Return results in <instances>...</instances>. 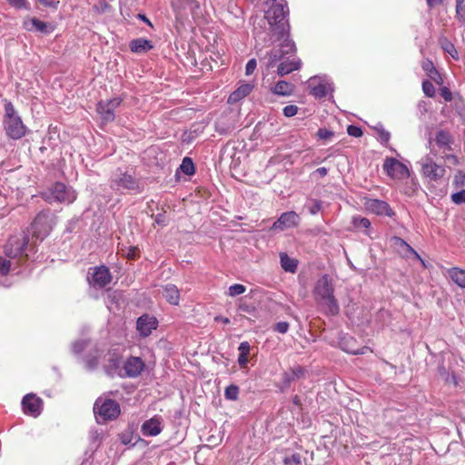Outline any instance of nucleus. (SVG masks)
<instances>
[{
	"mask_svg": "<svg viewBox=\"0 0 465 465\" xmlns=\"http://www.w3.org/2000/svg\"><path fill=\"white\" fill-rule=\"evenodd\" d=\"M313 298L328 315H337L340 312L338 301L334 296V281L329 275L320 277L313 287Z\"/></svg>",
	"mask_w": 465,
	"mask_h": 465,
	"instance_id": "nucleus-1",
	"label": "nucleus"
},
{
	"mask_svg": "<svg viewBox=\"0 0 465 465\" xmlns=\"http://www.w3.org/2000/svg\"><path fill=\"white\" fill-rule=\"evenodd\" d=\"M268 10L265 13V18L271 25L272 35H280V38L285 37L288 33L285 17L288 14L287 4L285 0H271Z\"/></svg>",
	"mask_w": 465,
	"mask_h": 465,
	"instance_id": "nucleus-2",
	"label": "nucleus"
},
{
	"mask_svg": "<svg viewBox=\"0 0 465 465\" xmlns=\"http://www.w3.org/2000/svg\"><path fill=\"white\" fill-rule=\"evenodd\" d=\"M3 124L5 134L13 140L21 139L27 132L26 126L24 124L11 102L6 101L5 104Z\"/></svg>",
	"mask_w": 465,
	"mask_h": 465,
	"instance_id": "nucleus-3",
	"label": "nucleus"
},
{
	"mask_svg": "<svg viewBox=\"0 0 465 465\" xmlns=\"http://www.w3.org/2000/svg\"><path fill=\"white\" fill-rule=\"evenodd\" d=\"M273 36L276 37L273 42L279 41L281 43L279 45V48H273L265 54L263 59L266 60L265 65L267 68L274 67L278 62L283 59L284 55L295 52V45L289 38V34H286L283 38H280V35Z\"/></svg>",
	"mask_w": 465,
	"mask_h": 465,
	"instance_id": "nucleus-4",
	"label": "nucleus"
},
{
	"mask_svg": "<svg viewBox=\"0 0 465 465\" xmlns=\"http://www.w3.org/2000/svg\"><path fill=\"white\" fill-rule=\"evenodd\" d=\"M44 198L50 202L72 203L76 199L75 192L62 183H54L48 192L43 193Z\"/></svg>",
	"mask_w": 465,
	"mask_h": 465,
	"instance_id": "nucleus-5",
	"label": "nucleus"
},
{
	"mask_svg": "<svg viewBox=\"0 0 465 465\" xmlns=\"http://www.w3.org/2000/svg\"><path fill=\"white\" fill-rule=\"evenodd\" d=\"M94 411L104 420H114L120 414V406L114 400L98 398L94 402Z\"/></svg>",
	"mask_w": 465,
	"mask_h": 465,
	"instance_id": "nucleus-6",
	"label": "nucleus"
},
{
	"mask_svg": "<svg viewBox=\"0 0 465 465\" xmlns=\"http://www.w3.org/2000/svg\"><path fill=\"white\" fill-rule=\"evenodd\" d=\"M53 227V215L49 211L40 212L32 223L33 235L43 240Z\"/></svg>",
	"mask_w": 465,
	"mask_h": 465,
	"instance_id": "nucleus-7",
	"label": "nucleus"
},
{
	"mask_svg": "<svg viewBox=\"0 0 465 465\" xmlns=\"http://www.w3.org/2000/svg\"><path fill=\"white\" fill-rule=\"evenodd\" d=\"M420 164L422 175L430 181H439L445 174L446 171L444 166L436 163L430 156L422 158Z\"/></svg>",
	"mask_w": 465,
	"mask_h": 465,
	"instance_id": "nucleus-8",
	"label": "nucleus"
},
{
	"mask_svg": "<svg viewBox=\"0 0 465 465\" xmlns=\"http://www.w3.org/2000/svg\"><path fill=\"white\" fill-rule=\"evenodd\" d=\"M110 186L115 191H139V183L136 179L126 173L114 174L111 179Z\"/></svg>",
	"mask_w": 465,
	"mask_h": 465,
	"instance_id": "nucleus-9",
	"label": "nucleus"
},
{
	"mask_svg": "<svg viewBox=\"0 0 465 465\" xmlns=\"http://www.w3.org/2000/svg\"><path fill=\"white\" fill-rule=\"evenodd\" d=\"M383 169L392 179L403 180L410 176L408 167L395 158H387L384 161Z\"/></svg>",
	"mask_w": 465,
	"mask_h": 465,
	"instance_id": "nucleus-10",
	"label": "nucleus"
},
{
	"mask_svg": "<svg viewBox=\"0 0 465 465\" xmlns=\"http://www.w3.org/2000/svg\"><path fill=\"white\" fill-rule=\"evenodd\" d=\"M27 244L28 237L26 235L12 236L5 247V253L10 259L22 256Z\"/></svg>",
	"mask_w": 465,
	"mask_h": 465,
	"instance_id": "nucleus-11",
	"label": "nucleus"
},
{
	"mask_svg": "<svg viewBox=\"0 0 465 465\" xmlns=\"http://www.w3.org/2000/svg\"><path fill=\"white\" fill-rule=\"evenodd\" d=\"M122 99L120 97H114L106 101H100L97 104V113L101 119L104 123L113 122L114 120L115 109L121 104Z\"/></svg>",
	"mask_w": 465,
	"mask_h": 465,
	"instance_id": "nucleus-12",
	"label": "nucleus"
},
{
	"mask_svg": "<svg viewBox=\"0 0 465 465\" xmlns=\"http://www.w3.org/2000/svg\"><path fill=\"white\" fill-rule=\"evenodd\" d=\"M91 277H88L90 284L96 288H104L112 281V275L106 266H99L93 269Z\"/></svg>",
	"mask_w": 465,
	"mask_h": 465,
	"instance_id": "nucleus-13",
	"label": "nucleus"
},
{
	"mask_svg": "<svg viewBox=\"0 0 465 465\" xmlns=\"http://www.w3.org/2000/svg\"><path fill=\"white\" fill-rule=\"evenodd\" d=\"M308 88L310 89V94L316 98L325 97L329 91H332L331 84L324 78L318 76H313L309 79Z\"/></svg>",
	"mask_w": 465,
	"mask_h": 465,
	"instance_id": "nucleus-14",
	"label": "nucleus"
},
{
	"mask_svg": "<svg viewBox=\"0 0 465 465\" xmlns=\"http://www.w3.org/2000/svg\"><path fill=\"white\" fill-rule=\"evenodd\" d=\"M299 215L295 212L291 211L282 213L278 220L273 223L272 228L273 230L284 231L287 229L296 227L299 224Z\"/></svg>",
	"mask_w": 465,
	"mask_h": 465,
	"instance_id": "nucleus-15",
	"label": "nucleus"
},
{
	"mask_svg": "<svg viewBox=\"0 0 465 465\" xmlns=\"http://www.w3.org/2000/svg\"><path fill=\"white\" fill-rule=\"evenodd\" d=\"M364 206L367 211L377 215H385L391 217L394 214L390 205L381 200L367 199L364 203Z\"/></svg>",
	"mask_w": 465,
	"mask_h": 465,
	"instance_id": "nucleus-16",
	"label": "nucleus"
},
{
	"mask_svg": "<svg viewBox=\"0 0 465 465\" xmlns=\"http://www.w3.org/2000/svg\"><path fill=\"white\" fill-rule=\"evenodd\" d=\"M144 361L140 357L131 356L124 364V371L126 377L135 378L144 370Z\"/></svg>",
	"mask_w": 465,
	"mask_h": 465,
	"instance_id": "nucleus-17",
	"label": "nucleus"
},
{
	"mask_svg": "<svg viewBox=\"0 0 465 465\" xmlns=\"http://www.w3.org/2000/svg\"><path fill=\"white\" fill-rule=\"evenodd\" d=\"M22 406L25 414L37 417L41 412L42 400L29 393L23 398Z\"/></svg>",
	"mask_w": 465,
	"mask_h": 465,
	"instance_id": "nucleus-18",
	"label": "nucleus"
},
{
	"mask_svg": "<svg viewBox=\"0 0 465 465\" xmlns=\"http://www.w3.org/2000/svg\"><path fill=\"white\" fill-rule=\"evenodd\" d=\"M158 322L156 318L143 314L138 318L136 329L141 336L147 337L151 334L153 330L157 327Z\"/></svg>",
	"mask_w": 465,
	"mask_h": 465,
	"instance_id": "nucleus-19",
	"label": "nucleus"
},
{
	"mask_svg": "<svg viewBox=\"0 0 465 465\" xmlns=\"http://www.w3.org/2000/svg\"><path fill=\"white\" fill-rule=\"evenodd\" d=\"M163 420L159 416H153L150 420L144 421L142 425V433L147 437H154L162 432Z\"/></svg>",
	"mask_w": 465,
	"mask_h": 465,
	"instance_id": "nucleus-20",
	"label": "nucleus"
},
{
	"mask_svg": "<svg viewBox=\"0 0 465 465\" xmlns=\"http://www.w3.org/2000/svg\"><path fill=\"white\" fill-rule=\"evenodd\" d=\"M392 241L394 242V245L398 247L399 252L404 257L410 258L411 256H413L414 258L419 260L423 266H425V262L419 255V253L411 246H410L403 239L400 237H394Z\"/></svg>",
	"mask_w": 465,
	"mask_h": 465,
	"instance_id": "nucleus-21",
	"label": "nucleus"
},
{
	"mask_svg": "<svg viewBox=\"0 0 465 465\" xmlns=\"http://www.w3.org/2000/svg\"><path fill=\"white\" fill-rule=\"evenodd\" d=\"M435 143L443 152L451 151L454 138L448 131L440 130L436 134Z\"/></svg>",
	"mask_w": 465,
	"mask_h": 465,
	"instance_id": "nucleus-22",
	"label": "nucleus"
},
{
	"mask_svg": "<svg viewBox=\"0 0 465 465\" xmlns=\"http://www.w3.org/2000/svg\"><path fill=\"white\" fill-rule=\"evenodd\" d=\"M253 84L249 83L241 84L238 88L233 91L228 98V103L234 104L246 97L253 90Z\"/></svg>",
	"mask_w": 465,
	"mask_h": 465,
	"instance_id": "nucleus-23",
	"label": "nucleus"
},
{
	"mask_svg": "<svg viewBox=\"0 0 465 465\" xmlns=\"http://www.w3.org/2000/svg\"><path fill=\"white\" fill-rule=\"evenodd\" d=\"M301 61L300 59L292 58V60L286 59L278 65L277 74L280 76L288 74L295 70L300 69Z\"/></svg>",
	"mask_w": 465,
	"mask_h": 465,
	"instance_id": "nucleus-24",
	"label": "nucleus"
},
{
	"mask_svg": "<svg viewBox=\"0 0 465 465\" xmlns=\"http://www.w3.org/2000/svg\"><path fill=\"white\" fill-rule=\"evenodd\" d=\"M163 296L171 304L177 305L180 301V292L173 284H166L163 287Z\"/></svg>",
	"mask_w": 465,
	"mask_h": 465,
	"instance_id": "nucleus-25",
	"label": "nucleus"
},
{
	"mask_svg": "<svg viewBox=\"0 0 465 465\" xmlns=\"http://www.w3.org/2000/svg\"><path fill=\"white\" fill-rule=\"evenodd\" d=\"M153 48L151 41L144 38L134 39L130 42V49L136 54H143Z\"/></svg>",
	"mask_w": 465,
	"mask_h": 465,
	"instance_id": "nucleus-26",
	"label": "nucleus"
},
{
	"mask_svg": "<svg viewBox=\"0 0 465 465\" xmlns=\"http://www.w3.org/2000/svg\"><path fill=\"white\" fill-rule=\"evenodd\" d=\"M271 90L274 94L289 96L293 93L294 85L286 81H278Z\"/></svg>",
	"mask_w": 465,
	"mask_h": 465,
	"instance_id": "nucleus-27",
	"label": "nucleus"
},
{
	"mask_svg": "<svg viewBox=\"0 0 465 465\" xmlns=\"http://www.w3.org/2000/svg\"><path fill=\"white\" fill-rule=\"evenodd\" d=\"M351 223L355 230L362 232L364 234L371 236V221L360 215H354L351 218Z\"/></svg>",
	"mask_w": 465,
	"mask_h": 465,
	"instance_id": "nucleus-28",
	"label": "nucleus"
},
{
	"mask_svg": "<svg viewBox=\"0 0 465 465\" xmlns=\"http://www.w3.org/2000/svg\"><path fill=\"white\" fill-rule=\"evenodd\" d=\"M281 266L285 272H295L297 269V261L291 258L286 252L280 253Z\"/></svg>",
	"mask_w": 465,
	"mask_h": 465,
	"instance_id": "nucleus-29",
	"label": "nucleus"
},
{
	"mask_svg": "<svg viewBox=\"0 0 465 465\" xmlns=\"http://www.w3.org/2000/svg\"><path fill=\"white\" fill-rule=\"evenodd\" d=\"M448 275L457 285L465 288V270L451 268L448 271Z\"/></svg>",
	"mask_w": 465,
	"mask_h": 465,
	"instance_id": "nucleus-30",
	"label": "nucleus"
},
{
	"mask_svg": "<svg viewBox=\"0 0 465 465\" xmlns=\"http://www.w3.org/2000/svg\"><path fill=\"white\" fill-rule=\"evenodd\" d=\"M30 23L32 25L33 29L40 33L47 34L53 30L52 26L49 24L36 18H33Z\"/></svg>",
	"mask_w": 465,
	"mask_h": 465,
	"instance_id": "nucleus-31",
	"label": "nucleus"
},
{
	"mask_svg": "<svg viewBox=\"0 0 465 465\" xmlns=\"http://www.w3.org/2000/svg\"><path fill=\"white\" fill-rule=\"evenodd\" d=\"M180 169L183 173L187 175H192L195 172L194 164L192 159H190L189 157L183 158L182 164L180 165Z\"/></svg>",
	"mask_w": 465,
	"mask_h": 465,
	"instance_id": "nucleus-32",
	"label": "nucleus"
},
{
	"mask_svg": "<svg viewBox=\"0 0 465 465\" xmlns=\"http://www.w3.org/2000/svg\"><path fill=\"white\" fill-rule=\"evenodd\" d=\"M442 49L448 53L452 58L458 59V52L453 44L448 41L446 38L440 40Z\"/></svg>",
	"mask_w": 465,
	"mask_h": 465,
	"instance_id": "nucleus-33",
	"label": "nucleus"
},
{
	"mask_svg": "<svg viewBox=\"0 0 465 465\" xmlns=\"http://www.w3.org/2000/svg\"><path fill=\"white\" fill-rule=\"evenodd\" d=\"M422 69L426 74L433 80H436V75H438V72L433 65V63L430 60H425L422 62Z\"/></svg>",
	"mask_w": 465,
	"mask_h": 465,
	"instance_id": "nucleus-34",
	"label": "nucleus"
},
{
	"mask_svg": "<svg viewBox=\"0 0 465 465\" xmlns=\"http://www.w3.org/2000/svg\"><path fill=\"white\" fill-rule=\"evenodd\" d=\"M456 17L460 23H465V0H456Z\"/></svg>",
	"mask_w": 465,
	"mask_h": 465,
	"instance_id": "nucleus-35",
	"label": "nucleus"
},
{
	"mask_svg": "<svg viewBox=\"0 0 465 465\" xmlns=\"http://www.w3.org/2000/svg\"><path fill=\"white\" fill-rule=\"evenodd\" d=\"M239 388L235 385H230L225 389L224 396L226 399L235 401L238 398Z\"/></svg>",
	"mask_w": 465,
	"mask_h": 465,
	"instance_id": "nucleus-36",
	"label": "nucleus"
},
{
	"mask_svg": "<svg viewBox=\"0 0 465 465\" xmlns=\"http://www.w3.org/2000/svg\"><path fill=\"white\" fill-rule=\"evenodd\" d=\"M245 291L246 287L244 285L236 283L229 287L228 295L235 297L237 295L242 294L245 292Z\"/></svg>",
	"mask_w": 465,
	"mask_h": 465,
	"instance_id": "nucleus-37",
	"label": "nucleus"
},
{
	"mask_svg": "<svg viewBox=\"0 0 465 465\" xmlns=\"http://www.w3.org/2000/svg\"><path fill=\"white\" fill-rule=\"evenodd\" d=\"M119 252H122L123 255H124L129 260H134L139 255V249L136 246H130L126 249V251L121 249Z\"/></svg>",
	"mask_w": 465,
	"mask_h": 465,
	"instance_id": "nucleus-38",
	"label": "nucleus"
},
{
	"mask_svg": "<svg viewBox=\"0 0 465 465\" xmlns=\"http://www.w3.org/2000/svg\"><path fill=\"white\" fill-rule=\"evenodd\" d=\"M422 90H423L425 95L428 97H433L435 95V87L432 84V83H430L428 80L423 81Z\"/></svg>",
	"mask_w": 465,
	"mask_h": 465,
	"instance_id": "nucleus-39",
	"label": "nucleus"
},
{
	"mask_svg": "<svg viewBox=\"0 0 465 465\" xmlns=\"http://www.w3.org/2000/svg\"><path fill=\"white\" fill-rule=\"evenodd\" d=\"M11 260H7L6 258L0 257V274L5 275L9 272L11 269Z\"/></svg>",
	"mask_w": 465,
	"mask_h": 465,
	"instance_id": "nucleus-40",
	"label": "nucleus"
},
{
	"mask_svg": "<svg viewBox=\"0 0 465 465\" xmlns=\"http://www.w3.org/2000/svg\"><path fill=\"white\" fill-rule=\"evenodd\" d=\"M88 341L86 340H80L77 341H74L72 344V350L74 353H80L84 351V349L87 346Z\"/></svg>",
	"mask_w": 465,
	"mask_h": 465,
	"instance_id": "nucleus-41",
	"label": "nucleus"
},
{
	"mask_svg": "<svg viewBox=\"0 0 465 465\" xmlns=\"http://www.w3.org/2000/svg\"><path fill=\"white\" fill-rule=\"evenodd\" d=\"M290 324L287 322H280L276 323L273 330L279 333L284 334L289 331Z\"/></svg>",
	"mask_w": 465,
	"mask_h": 465,
	"instance_id": "nucleus-42",
	"label": "nucleus"
},
{
	"mask_svg": "<svg viewBox=\"0 0 465 465\" xmlns=\"http://www.w3.org/2000/svg\"><path fill=\"white\" fill-rule=\"evenodd\" d=\"M451 200L457 204L465 203V190L453 193Z\"/></svg>",
	"mask_w": 465,
	"mask_h": 465,
	"instance_id": "nucleus-43",
	"label": "nucleus"
},
{
	"mask_svg": "<svg viewBox=\"0 0 465 465\" xmlns=\"http://www.w3.org/2000/svg\"><path fill=\"white\" fill-rule=\"evenodd\" d=\"M283 114L286 117H292L298 113V107L293 104L286 105L283 110Z\"/></svg>",
	"mask_w": 465,
	"mask_h": 465,
	"instance_id": "nucleus-44",
	"label": "nucleus"
},
{
	"mask_svg": "<svg viewBox=\"0 0 465 465\" xmlns=\"http://www.w3.org/2000/svg\"><path fill=\"white\" fill-rule=\"evenodd\" d=\"M317 135L322 140H328L334 135V133L326 128H321L318 130Z\"/></svg>",
	"mask_w": 465,
	"mask_h": 465,
	"instance_id": "nucleus-45",
	"label": "nucleus"
},
{
	"mask_svg": "<svg viewBox=\"0 0 465 465\" xmlns=\"http://www.w3.org/2000/svg\"><path fill=\"white\" fill-rule=\"evenodd\" d=\"M110 8V5L104 1H100L97 5H94V10L98 14L105 13Z\"/></svg>",
	"mask_w": 465,
	"mask_h": 465,
	"instance_id": "nucleus-46",
	"label": "nucleus"
},
{
	"mask_svg": "<svg viewBox=\"0 0 465 465\" xmlns=\"http://www.w3.org/2000/svg\"><path fill=\"white\" fill-rule=\"evenodd\" d=\"M347 133L352 137H361L362 135L361 129L355 125H349L347 128Z\"/></svg>",
	"mask_w": 465,
	"mask_h": 465,
	"instance_id": "nucleus-47",
	"label": "nucleus"
},
{
	"mask_svg": "<svg viewBox=\"0 0 465 465\" xmlns=\"http://www.w3.org/2000/svg\"><path fill=\"white\" fill-rule=\"evenodd\" d=\"M344 351L348 353L358 355V354H365L367 351H371L369 347H361L360 349H353V348H344Z\"/></svg>",
	"mask_w": 465,
	"mask_h": 465,
	"instance_id": "nucleus-48",
	"label": "nucleus"
},
{
	"mask_svg": "<svg viewBox=\"0 0 465 465\" xmlns=\"http://www.w3.org/2000/svg\"><path fill=\"white\" fill-rule=\"evenodd\" d=\"M322 210V203L318 200H313L312 205L309 207L311 214L315 215Z\"/></svg>",
	"mask_w": 465,
	"mask_h": 465,
	"instance_id": "nucleus-49",
	"label": "nucleus"
},
{
	"mask_svg": "<svg viewBox=\"0 0 465 465\" xmlns=\"http://www.w3.org/2000/svg\"><path fill=\"white\" fill-rule=\"evenodd\" d=\"M256 65H257V63H256L255 59L249 60L245 66V74L247 75L252 74L254 72Z\"/></svg>",
	"mask_w": 465,
	"mask_h": 465,
	"instance_id": "nucleus-50",
	"label": "nucleus"
},
{
	"mask_svg": "<svg viewBox=\"0 0 465 465\" xmlns=\"http://www.w3.org/2000/svg\"><path fill=\"white\" fill-rule=\"evenodd\" d=\"M378 134H379V139L381 142L382 143H388L390 138H391V134L389 132H387L386 130H384L383 128H379L378 129Z\"/></svg>",
	"mask_w": 465,
	"mask_h": 465,
	"instance_id": "nucleus-51",
	"label": "nucleus"
},
{
	"mask_svg": "<svg viewBox=\"0 0 465 465\" xmlns=\"http://www.w3.org/2000/svg\"><path fill=\"white\" fill-rule=\"evenodd\" d=\"M37 1L45 6L51 7L54 9H57L58 5L60 3L59 0H37Z\"/></svg>",
	"mask_w": 465,
	"mask_h": 465,
	"instance_id": "nucleus-52",
	"label": "nucleus"
},
{
	"mask_svg": "<svg viewBox=\"0 0 465 465\" xmlns=\"http://www.w3.org/2000/svg\"><path fill=\"white\" fill-rule=\"evenodd\" d=\"M250 344L248 341H242L240 343L239 345V351H240V354H244V355H249L250 353Z\"/></svg>",
	"mask_w": 465,
	"mask_h": 465,
	"instance_id": "nucleus-53",
	"label": "nucleus"
},
{
	"mask_svg": "<svg viewBox=\"0 0 465 465\" xmlns=\"http://www.w3.org/2000/svg\"><path fill=\"white\" fill-rule=\"evenodd\" d=\"M284 461L286 464L299 465L301 463V457L299 454H293L291 458H286Z\"/></svg>",
	"mask_w": 465,
	"mask_h": 465,
	"instance_id": "nucleus-54",
	"label": "nucleus"
},
{
	"mask_svg": "<svg viewBox=\"0 0 465 465\" xmlns=\"http://www.w3.org/2000/svg\"><path fill=\"white\" fill-rule=\"evenodd\" d=\"M440 94L444 98V100L447 102H450L452 100V94L447 87H443L440 90Z\"/></svg>",
	"mask_w": 465,
	"mask_h": 465,
	"instance_id": "nucleus-55",
	"label": "nucleus"
},
{
	"mask_svg": "<svg viewBox=\"0 0 465 465\" xmlns=\"http://www.w3.org/2000/svg\"><path fill=\"white\" fill-rule=\"evenodd\" d=\"M303 375V370L301 367H297L293 369L292 371V377L288 378V381L294 380L295 378H300Z\"/></svg>",
	"mask_w": 465,
	"mask_h": 465,
	"instance_id": "nucleus-56",
	"label": "nucleus"
},
{
	"mask_svg": "<svg viewBox=\"0 0 465 465\" xmlns=\"http://www.w3.org/2000/svg\"><path fill=\"white\" fill-rule=\"evenodd\" d=\"M11 5L16 8L25 7L26 0H6Z\"/></svg>",
	"mask_w": 465,
	"mask_h": 465,
	"instance_id": "nucleus-57",
	"label": "nucleus"
},
{
	"mask_svg": "<svg viewBox=\"0 0 465 465\" xmlns=\"http://www.w3.org/2000/svg\"><path fill=\"white\" fill-rule=\"evenodd\" d=\"M154 221L156 223L160 224V225H166V218H165V215L164 213H158L155 218H154Z\"/></svg>",
	"mask_w": 465,
	"mask_h": 465,
	"instance_id": "nucleus-58",
	"label": "nucleus"
},
{
	"mask_svg": "<svg viewBox=\"0 0 465 465\" xmlns=\"http://www.w3.org/2000/svg\"><path fill=\"white\" fill-rule=\"evenodd\" d=\"M238 363L242 368L246 367L248 363V355L239 354L238 356Z\"/></svg>",
	"mask_w": 465,
	"mask_h": 465,
	"instance_id": "nucleus-59",
	"label": "nucleus"
},
{
	"mask_svg": "<svg viewBox=\"0 0 465 465\" xmlns=\"http://www.w3.org/2000/svg\"><path fill=\"white\" fill-rule=\"evenodd\" d=\"M445 158L450 163L453 165H457L459 163L458 158L454 154H447Z\"/></svg>",
	"mask_w": 465,
	"mask_h": 465,
	"instance_id": "nucleus-60",
	"label": "nucleus"
},
{
	"mask_svg": "<svg viewBox=\"0 0 465 465\" xmlns=\"http://www.w3.org/2000/svg\"><path fill=\"white\" fill-rule=\"evenodd\" d=\"M314 173H318L320 176L323 177L327 174L328 170L325 167H320V168L316 169Z\"/></svg>",
	"mask_w": 465,
	"mask_h": 465,
	"instance_id": "nucleus-61",
	"label": "nucleus"
},
{
	"mask_svg": "<svg viewBox=\"0 0 465 465\" xmlns=\"http://www.w3.org/2000/svg\"><path fill=\"white\" fill-rule=\"evenodd\" d=\"M426 2L430 7H433L437 5H440L442 2V0H426Z\"/></svg>",
	"mask_w": 465,
	"mask_h": 465,
	"instance_id": "nucleus-62",
	"label": "nucleus"
},
{
	"mask_svg": "<svg viewBox=\"0 0 465 465\" xmlns=\"http://www.w3.org/2000/svg\"><path fill=\"white\" fill-rule=\"evenodd\" d=\"M215 321L216 322H222L224 324H228L230 323V320L228 318H225V317H222V316H217L215 317Z\"/></svg>",
	"mask_w": 465,
	"mask_h": 465,
	"instance_id": "nucleus-63",
	"label": "nucleus"
},
{
	"mask_svg": "<svg viewBox=\"0 0 465 465\" xmlns=\"http://www.w3.org/2000/svg\"><path fill=\"white\" fill-rule=\"evenodd\" d=\"M138 16H139V18H140L141 20H143V22H145L147 25H149L150 26H152V24H151L150 20H149V19H148L144 15H139Z\"/></svg>",
	"mask_w": 465,
	"mask_h": 465,
	"instance_id": "nucleus-64",
	"label": "nucleus"
}]
</instances>
